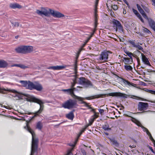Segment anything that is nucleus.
Segmentation results:
<instances>
[{"instance_id":"1","label":"nucleus","mask_w":155,"mask_h":155,"mask_svg":"<svg viewBox=\"0 0 155 155\" xmlns=\"http://www.w3.org/2000/svg\"><path fill=\"white\" fill-rule=\"evenodd\" d=\"M28 130L32 135V140L31 152V154H33L34 153L38 152V140L36 137L34 132L29 127H28Z\"/></svg>"},{"instance_id":"2","label":"nucleus","mask_w":155,"mask_h":155,"mask_svg":"<svg viewBox=\"0 0 155 155\" xmlns=\"http://www.w3.org/2000/svg\"><path fill=\"white\" fill-rule=\"evenodd\" d=\"M22 94L28 98H27V101L35 102L39 104L40 105V108L39 110L36 112V114H40L43 110L44 108V102L42 101L40 99H38L35 97L29 95V94Z\"/></svg>"},{"instance_id":"3","label":"nucleus","mask_w":155,"mask_h":155,"mask_svg":"<svg viewBox=\"0 0 155 155\" xmlns=\"http://www.w3.org/2000/svg\"><path fill=\"white\" fill-rule=\"evenodd\" d=\"M78 82L79 84L84 85L86 87L93 86L92 83L89 80L84 77L78 78Z\"/></svg>"},{"instance_id":"4","label":"nucleus","mask_w":155,"mask_h":155,"mask_svg":"<svg viewBox=\"0 0 155 155\" xmlns=\"http://www.w3.org/2000/svg\"><path fill=\"white\" fill-rule=\"evenodd\" d=\"M76 105L77 101H76L69 99L63 104L62 106L65 108L70 109L74 107Z\"/></svg>"},{"instance_id":"5","label":"nucleus","mask_w":155,"mask_h":155,"mask_svg":"<svg viewBox=\"0 0 155 155\" xmlns=\"http://www.w3.org/2000/svg\"><path fill=\"white\" fill-rule=\"evenodd\" d=\"M148 107V104L147 103H144L142 102H139L138 105V109L140 111H142L141 112L139 113H142L143 112L150 111H146Z\"/></svg>"},{"instance_id":"6","label":"nucleus","mask_w":155,"mask_h":155,"mask_svg":"<svg viewBox=\"0 0 155 155\" xmlns=\"http://www.w3.org/2000/svg\"><path fill=\"white\" fill-rule=\"evenodd\" d=\"M36 12L41 16L43 15L47 17L49 16V9H48L44 8H41L40 10H37Z\"/></svg>"},{"instance_id":"7","label":"nucleus","mask_w":155,"mask_h":155,"mask_svg":"<svg viewBox=\"0 0 155 155\" xmlns=\"http://www.w3.org/2000/svg\"><path fill=\"white\" fill-rule=\"evenodd\" d=\"M49 15L51 14L55 18H62L64 16V15L59 12L49 9Z\"/></svg>"},{"instance_id":"8","label":"nucleus","mask_w":155,"mask_h":155,"mask_svg":"<svg viewBox=\"0 0 155 155\" xmlns=\"http://www.w3.org/2000/svg\"><path fill=\"white\" fill-rule=\"evenodd\" d=\"M98 3V1H96L95 5V8H94V17H95V25L93 31V32L94 33L96 30V28L97 26V6Z\"/></svg>"},{"instance_id":"9","label":"nucleus","mask_w":155,"mask_h":155,"mask_svg":"<svg viewBox=\"0 0 155 155\" xmlns=\"http://www.w3.org/2000/svg\"><path fill=\"white\" fill-rule=\"evenodd\" d=\"M106 94H101L95 95L91 96V97H85L84 98H83V99L82 101H82L81 103H83V104H84L87 107H89V105H88L87 103L86 102L83 101L84 100V99H86L87 100H91V99H94V98H99L100 97H103V96H106Z\"/></svg>"},{"instance_id":"10","label":"nucleus","mask_w":155,"mask_h":155,"mask_svg":"<svg viewBox=\"0 0 155 155\" xmlns=\"http://www.w3.org/2000/svg\"><path fill=\"white\" fill-rule=\"evenodd\" d=\"M106 94H101L95 95L91 96V97H85L84 98H83V99L82 101H82L81 103H83V104H84L87 107H89V105H88L87 103L86 102L83 101L84 100V99H86L87 100H91V99H94V98H99L100 97H103V96H106Z\"/></svg>"},{"instance_id":"11","label":"nucleus","mask_w":155,"mask_h":155,"mask_svg":"<svg viewBox=\"0 0 155 155\" xmlns=\"http://www.w3.org/2000/svg\"><path fill=\"white\" fill-rule=\"evenodd\" d=\"M112 23L116 25V31H117V29H118L119 31L120 32H124L123 27L119 21L116 20L114 19L113 21H112Z\"/></svg>"},{"instance_id":"12","label":"nucleus","mask_w":155,"mask_h":155,"mask_svg":"<svg viewBox=\"0 0 155 155\" xmlns=\"http://www.w3.org/2000/svg\"><path fill=\"white\" fill-rule=\"evenodd\" d=\"M17 53L26 54V45H21L15 49Z\"/></svg>"},{"instance_id":"13","label":"nucleus","mask_w":155,"mask_h":155,"mask_svg":"<svg viewBox=\"0 0 155 155\" xmlns=\"http://www.w3.org/2000/svg\"><path fill=\"white\" fill-rule=\"evenodd\" d=\"M64 91H67L68 93H69L75 99H77L79 101H82L83 98L82 97H79L75 95L74 93L73 92V90L71 89H64L62 90Z\"/></svg>"},{"instance_id":"14","label":"nucleus","mask_w":155,"mask_h":155,"mask_svg":"<svg viewBox=\"0 0 155 155\" xmlns=\"http://www.w3.org/2000/svg\"><path fill=\"white\" fill-rule=\"evenodd\" d=\"M108 54L107 51H104L100 55L99 59L101 60H104L108 59Z\"/></svg>"},{"instance_id":"15","label":"nucleus","mask_w":155,"mask_h":155,"mask_svg":"<svg viewBox=\"0 0 155 155\" xmlns=\"http://www.w3.org/2000/svg\"><path fill=\"white\" fill-rule=\"evenodd\" d=\"M126 95L125 94H123L120 92H115L109 93L107 94V96L113 97H125Z\"/></svg>"},{"instance_id":"16","label":"nucleus","mask_w":155,"mask_h":155,"mask_svg":"<svg viewBox=\"0 0 155 155\" xmlns=\"http://www.w3.org/2000/svg\"><path fill=\"white\" fill-rule=\"evenodd\" d=\"M34 89L38 91H41L43 89L42 85L38 82H35V85Z\"/></svg>"},{"instance_id":"17","label":"nucleus","mask_w":155,"mask_h":155,"mask_svg":"<svg viewBox=\"0 0 155 155\" xmlns=\"http://www.w3.org/2000/svg\"><path fill=\"white\" fill-rule=\"evenodd\" d=\"M137 6L139 11L142 15L143 17L145 19H148V18L146 14L145 13L144 11L143 10V9L141 8L140 6L138 4L137 5Z\"/></svg>"},{"instance_id":"18","label":"nucleus","mask_w":155,"mask_h":155,"mask_svg":"<svg viewBox=\"0 0 155 155\" xmlns=\"http://www.w3.org/2000/svg\"><path fill=\"white\" fill-rule=\"evenodd\" d=\"M33 49V47L32 46L26 45V54L32 52Z\"/></svg>"},{"instance_id":"19","label":"nucleus","mask_w":155,"mask_h":155,"mask_svg":"<svg viewBox=\"0 0 155 155\" xmlns=\"http://www.w3.org/2000/svg\"><path fill=\"white\" fill-rule=\"evenodd\" d=\"M141 56L142 57V60L144 64L150 66L151 65L147 58L142 53H141Z\"/></svg>"},{"instance_id":"20","label":"nucleus","mask_w":155,"mask_h":155,"mask_svg":"<svg viewBox=\"0 0 155 155\" xmlns=\"http://www.w3.org/2000/svg\"><path fill=\"white\" fill-rule=\"evenodd\" d=\"M9 7L10 8L12 9L16 8L20 9L22 7L20 5L16 3H11L10 4Z\"/></svg>"},{"instance_id":"21","label":"nucleus","mask_w":155,"mask_h":155,"mask_svg":"<svg viewBox=\"0 0 155 155\" xmlns=\"http://www.w3.org/2000/svg\"><path fill=\"white\" fill-rule=\"evenodd\" d=\"M35 85V82L33 83L30 81H28L27 88L30 90H32V89H34Z\"/></svg>"},{"instance_id":"22","label":"nucleus","mask_w":155,"mask_h":155,"mask_svg":"<svg viewBox=\"0 0 155 155\" xmlns=\"http://www.w3.org/2000/svg\"><path fill=\"white\" fill-rule=\"evenodd\" d=\"M74 110H73L72 111L70 112L68 114L66 115V117L69 119L72 120L74 117L73 114Z\"/></svg>"},{"instance_id":"23","label":"nucleus","mask_w":155,"mask_h":155,"mask_svg":"<svg viewBox=\"0 0 155 155\" xmlns=\"http://www.w3.org/2000/svg\"><path fill=\"white\" fill-rule=\"evenodd\" d=\"M8 65V63L3 60H0V68H5Z\"/></svg>"},{"instance_id":"24","label":"nucleus","mask_w":155,"mask_h":155,"mask_svg":"<svg viewBox=\"0 0 155 155\" xmlns=\"http://www.w3.org/2000/svg\"><path fill=\"white\" fill-rule=\"evenodd\" d=\"M65 67L63 66H57L51 67L50 68L54 70H59L64 68Z\"/></svg>"},{"instance_id":"25","label":"nucleus","mask_w":155,"mask_h":155,"mask_svg":"<svg viewBox=\"0 0 155 155\" xmlns=\"http://www.w3.org/2000/svg\"><path fill=\"white\" fill-rule=\"evenodd\" d=\"M13 66H15L19 67H20V68H21L22 69H24L28 68V66H26L24 64H16L13 65Z\"/></svg>"},{"instance_id":"26","label":"nucleus","mask_w":155,"mask_h":155,"mask_svg":"<svg viewBox=\"0 0 155 155\" xmlns=\"http://www.w3.org/2000/svg\"><path fill=\"white\" fill-rule=\"evenodd\" d=\"M124 82L125 83L128 84L129 85H131L135 87L136 85V84L130 83L127 80L124 79L122 78Z\"/></svg>"},{"instance_id":"27","label":"nucleus","mask_w":155,"mask_h":155,"mask_svg":"<svg viewBox=\"0 0 155 155\" xmlns=\"http://www.w3.org/2000/svg\"><path fill=\"white\" fill-rule=\"evenodd\" d=\"M110 140V141L112 143L116 146H117L119 144L116 140L114 138H109Z\"/></svg>"},{"instance_id":"28","label":"nucleus","mask_w":155,"mask_h":155,"mask_svg":"<svg viewBox=\"0 0 155 155\" xmlns=\"http://www.w3.org/2000/svg\"><path fill=\"white\" fill-rule=\"evenodd\" d=\"M132 121L139 126H140L141 125V124L139 121L134 118L132 117Z\"/></svg>"},{"instance_id":"29","label":"nucleus","mask_w":155,"mask_h":155,"mask_svg":"<svg viewBox=\"0 0 155 155\" xmlns=\"http://www.w3.org/2000/svg\"><path fill=\"white\" fill-rule=\"evenodd\" d=\"M87 43H86V42L84 43L83 45V46H82L81 48H80L78 51V52L77 53V56H76V58L77 59L78 58L79 56V54H80V52H81V51L83 50L84 49H83V47H84L86 45V44Z\"/></svg>"},{"instance_id":"30","label":"nucleus","mask_w":155,"mask_h":155,"mask_svg":"<svg viewBox=\"0 0 155 155\" xmlns=\"http://www.w3.org/2000/svg\"><path fill=\"white\" fill-rule=\"evenodd\" d=\"M42 127V124L40 122H38L36 126V128L38 129L39 130H41Z\"/></svg>"},{"instance_id":"31","label":"nucleus","mask_w":155,"mask_h":155,"mask_svg":"<svg viewBox=\"0 0 155 155\" xmlns=\"http://www.w3.org/2000/svg\"><path fill=\"white\" fill-rule=\"evenodd\" d=\"M147 19L148 20L149 24L151 27L154 25L155 24V22L153 21L151 19Z\"/></svg>"},{"instance_id":"32","label":"nucleus","mask_w":155,"mask_h":155,"mask_svg":"<svg viewBox=\"0 0 155 155\" xmlns=\"http://www.w3.org/2000/svg\"><path fill=\"white\" fill-rule=\"evenodd\" d=\"M124 68L127 71H131L133 69L130 65H125L124 66Z\"/></svg>"},{"instance_id":"33","label":"nucleus","mask_w":155,"mask_h":155,"mask_svg":"<svg viewBox=\"0 0 155 155\" xmlns=\"http://www.w3.org/2000/svg\"><path fill=\"white\" fill-rule=\"evenodd\" d=\"M20 82L24 87L26 86L28 83V82L27 81H20Z\"/></svg>"},{"instance_id":"34","label":"nucleus","mask_w":155,"mask_h":155,"mask_svg":"<svg viewBox=\"0 0 155 155\" xmlns=\"http://www.w3.org/2000/svg\"><path fill=\"white\" fill-rule=\"evenodd\" d=\"M130 57V58L131 60V62L132 63L133 62V58L132 57V56L133 55V54L132 53L130 52H125Z\"/></svg>"},{"instance_id":"35","label":"nucleus","mask_w":155,"mask_h":155,"mask_svg":"<svg viewBox=\"0 0 155 155\" xmlns=\"http://www.w3.org/2000/svg\"><path fill=\"white\" fill-rule=\"evenodd\" d=\"M124 59L125 61V63L127 64H131V63H130V58H124Z\"/></svg>"},{"instance_id":"36","label":"nucleus","mask_w":155,"mask_h":155,"mask_svg":"<svg viewBox=\"0 0 155 155\" xmlns=\"http://www.w3.org/2000/svg\"><path fill=\"white\" fill-rule=\"evenodd\" d=\"M103 129L105 130L110 129V128H109V126L108 124L104 125H103Z\"/></svg>"},{"instance_id":"37","label":"nucleus","mask_w":155,"mask_h":155,"mask_svg":"<svg viewBox=\"0 0 155 155\" xmlns=\"http://www.w3.org/2000/svg\"><path fill=\"white\" fill-rule=\"evenodd\" d=\"M95 118H93L89 121V122L88 124L86 126V127H87L88 126L91 125L94 121Z\"/></svg>"},{"instance_id":"38","label":"nucleus","mask_w":155,"mask_h":155,"mask_svg":"<svg viewBox=\"0 0 155 155\" xmlns=\"http://www.w3.org/2000/svg\"><path fill=\"white\" fill-rule=\"evenodd\" d=\"M77 78L75 77V79L74 80L72 84V85H71V88L73 87L75 84L77 83L76 82Z\"/></svg>"},{"instance_id":"39","label":"nucleus","mask_w":155,"mask_h":155,"mask_svg":"<svg viewBox=\"0 0 155 155\" xmlns=\"http://www.w3.org/2000/svg\"><path fill=\"white\" fill-rule=\"evenodd\" d=\"M135 48H136L138 50H141L143 49V48L140 45L138 44L136 45Z\"/></svg>"},{"instance_id":"40","label":"nucleus","mask_w":155,"mask_h":155,"mask_svg":"<svg viewBox=\"0 0 155 155\" xmlns=\"http://www.w3.org/2000/svg\"><path fill=\"white\" fill-rule=\"evenodd\" d=\"M35 114V115L34 116H33L32 117V118L28 122L27 121V127H28V123L31 120L33 119V118H34L35 117H36L37 115H38L39 114H36V112H35V113H34Z\"/></svg>"},{"instance_id":"41","label":"nucleus","mask_w":155,"mask_h":155,"mask_svg":"<svg viewBox=\"0 0 155 155\" xmlns=\"http://www.w3.org/2000/svg\"><path fill=\"white\" fill-rule=\"evenodd\" d=\"M143 31L146 33L147 34H149L150 33V32L149 30L147 28H144L143 29Z\"/></svg>"},{"instance_id":"42","label":"nucleus","mask_w":155,"mask_h":155,"mask_svg":"<svg viewBox=\"0 0 155 155\" xmlns=\"http://www.w3.org/2000/svg\"><path fill=\"white\" fill-rule=\"evenodd\" d=\"M137 16L141 20V21L143 22L144 23V21L143 19H142L141 16L139 13L137 14Z\"/></svg>"},{"instance_id":"43","label":"nucleus","mask_w":155,"mask_h":155,"mask_svg":"<svg viewBox=\"0 0 155 155\" xmlns=\"http://www.w3.org/2000/svg\"><path fill=\"white\" fill-rule=\"evenodd\" d=\"M128 42L130 44H131L133 46V47H134L135 48L136 45H135V43L134 41L131 40H129L128 41Z\"/></svg>"},{"instance_id":"44","label":"nucleus","mask_w":155,"mask_h":155,"mask_svg":"<svg viewBox=\"0 0 155 155\" xmlns=\"http://www.w3.org/2000/svg\"><path fill=\"white\" fill-rule=\"evenodd\" d=\"M111 7H112L113 9L114 10H116L118 9V7L117 5H112Z\"/></svg>"},{"instance_id":"45","label":"nucleus","mask_w":155,"mask_h":155,"mask_svg":"<svg viewBox=\"0 0 155 155\" xmlns=\"http://www.w3.org/2000/svg\"><path fill=\"white\" fill-rule=\"evenodd\" d=\"M87 127H86V126L85 127V128H83L82 130L81 131V132H80V133H79L78 136V137H79L80 136V135L82 134V133H83V132H84V131H85V129H86Z\"/></svg>"},{"instance_id":"46","label":"nucleus","mask_w":155,"mask_h":155,"mask_svg":"<svg viewBox=\"0 0 155 155\" xmlns=\"http://www.w3.org/2000/svg\"><path fill=\"white\" fill-rule=\"evenodd\" d=\"M81 151L83 155H87V152L84 149H81Z\"/></svg>"},{"instance_id":"47","label":"nucleus","mask_w":155,"mask_h":155,"mask_svg":"<svg viewBox=\"0 0 155 155\" xmlns=\"http://www.w3.org/2000/svg\"><path fill=\"white\" fill-rule=\"evenodd\" d=\"M150 139L153 142L155 147V140L153 138L152 135H150V137H149Z\"/></svg>"},{"instance_id":"48","label":"nucleus","mask_w":155,"mask_h":155,"mask_svg":"<svg viewBox=\"0 0 155 155\" xmlns=\"http://www.w3.org/2000/svg\"><path fill=\"white\" fill-rule=\"evenodd\" d=\"M12 23L13 24H14L13 23ZM14 26L15 27H18L19 25V23L18 22H15L14 23Z\"/></svg>"},{"instance_id":"49","label":"nucleus","mask_w":155,"mask_h":155,"mask_svg":"<svg viewBox=\"0 0 155 155\" xmlns=\"http://www.w3.org/2000/svg\"><path fill=\"white\" fill-rule=\"evenodd\" d=\"M148 92L152 94H155V91L149 90Z\"/></svg>"},{"instance_id":"50","label":"nucleus","mask_w":155,"mask_h":155,"mask_svg":"<svg viewBox=\"0 0 155 155\" xmlns=\"http://www.w3.org/2000/svg\"><path fill=\"white\" fill-rule=\"evenodd\" d=\"M133 12L134 13L137 15V14H139V13L138 12L137 10H135L134 9H133Z\"/></svg>"},{"instance_id":"51","label":"nucleus","mask_w":155,"mask_h":155,"mask_svg":"<svg viewBox=\"0 0 155 155\" xmlns=\"http://www.w3.org/2000/svg\"><path fill=\"white\" fill-rule=\"evenodd\" d=\"M137 61L138 62V64L137 66V67H138L139 65H140V60L138 58H137Z\"/></svg>"},{"instance_id":"52","label":"nucleus","mask_w":155,"mask_h":155,"mask_svg":"<svg viewBox=\"0 0 155 155\" xmlns=\"http://www.w3.org/2000/svg\"><path fill=\"white\" fill-rule=\"evenodd\" d=\"M140 127H141L142 128L144 129L146 132H147V131H148V130L147 128H146L144 127L141 124Z\"/></svg>"},{"instance_id":"53","label":"nucleus","mask_w":155,"mask_h":155,"mask_svg":"<svg viewBox=\"0 0 155 155\" xmlns=\"http://www.w3.org/2000/svg\"><path fill=\"white\" fill-rule=\"evenodd\" d=\"M104 110L103 109H100L99 112L101 114H102L104 112Z\"/></svg>"},{"instance_id":"54","label":"nucleus","mask_w":155,"mask_h":155,"mask_svg":"<svg viewBox=\"0 0 155 155\" xmlns=\"http://www.w3.org/2000/svg\"><path fill=\"white\" fill-rule=\"evenodd\" d=\"M77 63L76 62H75V64L74 65V70L75 71V72H77Z\"/></svg>"},{"instance_id":"55","label":"nucleus","mask_w":155,"mask_h":155,"mask_svg":"<svg viewBox=\"0 0 155 155\" xmlns=\"http://www.w3.org/2000/svg\"><path fill=\"white\" fill-rule=\"evenodd\" d=\"M149 148L152 151V152H153V153H155L153 150V149L151 147L149 146Z\"/></svg>"},{"instance_id":"56","label":"nucleus","mask_w":155,"mask_h":155,"mask_svg":"<svg viewBox=\"0 0 155 155\" xmlns=\"http://www.w3.org/2000/svg\"><path fill=\"white\" fill-rule=\"evenodd\" d=\"M88 107V108L89 109H92V110H91L92 111H93V112L94 111V109H92V107H91L89 105V107Z\"/></svg>"},{"instance_id":"57","label":"nucleus","mask_w":155,"mask_h":155,"mask_svg":"<svg viewBox=\"0 0 155 155\" xmlns=\"http://www.w3.org/2000/svg\"><path fill=\"white\" fill-rule=\"evenodd\" d=\"M155 31V24L151 27Z\"/></svg>"},{"instance_id":"58","label":"nucleus","mask_w":155,"mask_h":155,"mask_svg":"<svg viewBox=\"0 0 155 155\" xmlns=\"http://www.w3.org/2000/svg\"><path fill=\"white\" fill-rule=\"evenodd\" d=\"M136 146L135 145H134L133 146H130L129 147H130L131 148H132L133 147H135Z\"/></svg>"},{"instance_id":"59","label":"nucleus","mask_w":155,"mask_h":155,"mask_svg":"<svg viewBox=\"0 0 155 155\" xmlns=\"http://www.w3.org/2000/svg\"><path fill=\"white\" fill-rule=\"evenodd\" d=\"M91 38V37L90 36L89 38H88L87 40L86 41V43H87L88 41L90 40Z\"/></svg>"},{"instance_id":"60","label":"nucleus","mask_w":155,"mask_h":155,"mask_svg":"<svg viewBox=\"0 0 155 155\" xmlns=\"http://www.w3.org/2000/svg\"><path fill=\"white\" fill-rule=\"evenodd\" d=\"M94 112L95 113V114H94V115H95V118H97V117H98V116L96 114V113H95V112L94 111Z\"/></svg>"},{"instance_id":"61","label":"nucleus","mask_w":155,"mask_h":155,"mask_svg":"<svg viewBox=\"0 0 155 155\" xmlns=\"http://www.w3.org/2000/svg\"><path fill=\"white\" fill-rule=\"evenodd\" d=\"M12 91L13 93H17L19 94L18 92H17L16 91H15V90H13V91Z\"/></svg>"},{"instance_id":"62","label":"nucleus","mask_w":155,"mask_h":155,"mask_svg":"<svg viewBox=\"0 0 155 155\" xmlns=\"http://www.w3.org/2000/svg\"><path fill=\"white\" fill-rule=\"evenodd\" d=\"M71 89L73 90V92L74 93V91L75 90L76 88L73 87Z\"/></svg>"},{"instance_id":"63","label":"nucleus","mask_w":155,"mask_h":155,"mask_svg":"<svg viewBox=\"0 0 155 155\" xmlns=\"http://www.w3.org/2000/svg\"><path fill=\"white\" fill-rule=\"evenodd\" d=\"M131 151H132V152L134 153H136L135 151H136V150H131Z\"/></svg>"},{"instance_id":"64","label":"nucleus","mask_w":155,"mask_h":155,"mask_svg":"<svg viewBox=\"0 0 155 155\" xmlns=\"http://www.w3.org/2000/svg\"><path fill=\"white\" fill-rule=\"evenodd\" d=\"M153 1V3L152 4L154 6H155V1Z\"/></svg>"}]
</instances>
